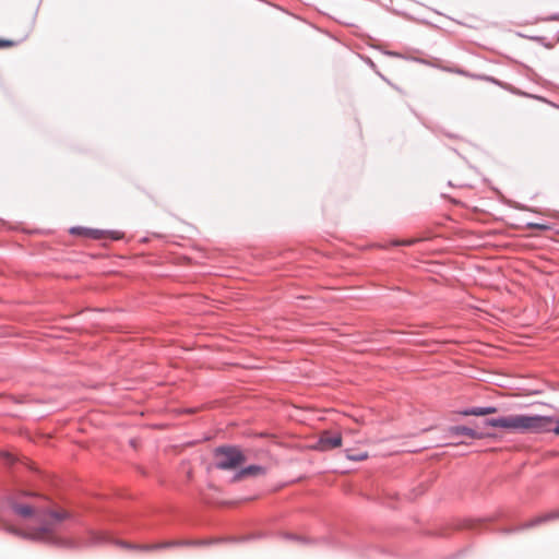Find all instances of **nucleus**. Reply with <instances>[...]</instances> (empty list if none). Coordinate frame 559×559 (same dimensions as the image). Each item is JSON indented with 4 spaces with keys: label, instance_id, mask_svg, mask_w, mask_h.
<instances>
[{
    "label": "nucleus",
    "instance_id": "13",
    "mask_svg": "<svg viewBox=\"0 0 559 559\" xmlns=\"http://www.w3.org/2000/svg\"><path fill=\"white\" fill-rule=\"evenodd\" d=\"M415 242V240H403V241H396L394 242V245H413Z\"/></svg>",
    "mask_w": 559,
    "mask_h": 559
},
{
    "label": "nucleus",
    "instance_id": "4",
    "mask_svg": "<svg viewBox=\"0 0 559 559\" xmlns=\"http://www.w3.org/2000/svg\"><path fill=\"white\" fill-rule=\"evenodd\" d=\"M342 445V436L340 432L324 430L320 433L318 441L312 445L318 451H330Z\"/></svg>",
    "mask_w": 559,
    "mask_h": 559
},
{
    "label": "nucleus",
    "instance_id": "9",
    "mask_svg": "<svg viewBox=\"0 0 559 559\" xmlns=\"http://www.w3.org/2000/svg\"><path fill=\"white\" fill-rule=\"evenodd\" d=\"M496 408L495 407H481V408H473V409H469V411H465L463 414L466 415V416H469V415H473V416H485V415H489V414H493L496 413Z\"/></svg>",
    "mask_w": 559,
    "mask_h": 559
},
{
    "label": "nucleus",
    "instance_id": "11",
    "mask_svg": "<svg viewBox=\"0 0 559 559\" xmlns=\"http://www.w3.org/2000/svg\"><path fill=\"white\" fill-rule=\"evenodd\" d=\"M14 45H15V43L13 40L0 39V48H9V47H12Z\"/></svg>",
    "mask_w": 559,
    "mask_h": 559
},
{
    "label": "nucleus",
    "instance_id": "7",
    "mask_svg": "<svg viewBox=\"0 0 559 559\" xmlns=\"http://www.w3.org/2000/svg\"><path fill=\"white\" fill-rule=\"evenodd\" d=\"M264 473V468L259 465H251L239 471L233 478L234 481L241 480L248 476H257Z\"/></svg>",
    "mask_w": 559,
    "mask_h": 559
},
{
    "label": "nucleus",
    "instance_id": "15",
    "mask_svg": "<svg viewBox=\"0 0 559 559\" xmlns=\"http://www.w3.org/2000/svg\"><path fill=\"white\" fill-rule=\"evenodd\" d=\"M5 459H8L10 462H12V455L9 453L3 454Z\"/></svg>",
    "mask_w": 559,
    "mask_h": 559
},
{
    "label": "nucleus",
    "instance_id": "16",
    "mask_svg": "<svg viewBox=\"0 0 559 559\" xmlns=\"http://www.w3.org/2000/svg\"><path fill=\"white\" fill-rule=\"evenodd\" d=\"M112 238H115V239H119V238H120V235H112Z\"/></svg>",
    "mask_w": 559,
    "mask_h": 559
},
{
    "label": "nucleus",
    "instance_id": "17",
    "mask_svg": "<svg viewBox=\"0 0 559 559\" xmlns=\"http://www.w3.org/2000/svg\"><path fill=\"white\" fill-rule=\"evenodd\" d=\"M153 548H157V546H156V545H153V546H151V547H146V549H153Z\"/></svg>",
    "mask_w": 559,
    "mask_h": 559
},
{
    "label": "nucleus",
    "instance_id": "10",
    "mask_svg": "<svg viewBox=\"0 0 559 559\" xmlns=\"http://www.w3.org/2000/svg\"><path fill=\"white\" fill-rule=\"evenodd\" d=\"M346 456L348 460L352 461H364L368 459L367 452H360V453H353L350 450H346Z\"/></svg>",
    "mask_w": 559,
    "mask_h": 559
},
{
    "label": "nucleus",
    "instance_id": "3",
    "mask_svg": "<svg viewBox=\"0 0 559 559\" xmlns=\"http://www.w3.org/2000/svg\"><path fill=\"white\" fill-rule=\"evenodd\" d=\"M216 466L221 469H234L245 462V455L236 448H219L215 452Z\"/></svg>",
    "mask_w": 559,
    "mask_h": 559
},
{
    "label": "nucleus",
    "instance_id": "5",
    "mask_svg": "<svg viewBox=\"0 0 559 559\" xmlns=\"http://www.w3.org/2000/svg\"><path fill=\"white\" fill-rule=\"evenodd\" d=\"M9 503L14 513L21 518H31L35 514V509L33 507L19 503L14 498H10Z\"/></svg>",
    "mask_w": 559,
    "mask_h": 559
},
{
    "label": "nucleus",
    "instance_id": "14",
    "mask_svg": "<svg viewBox=\"0 0 559 559\" xmlns=\"http://www.w3.org/2000/svg\"><path fill=\"white\" fill-rule=\"evenodd\" d=\"M552 431L559 436V419L557 420L556 427L552 429Z\"/></svg>",
    "mask_w": 559,
    "mask_h": 559
},
{
    "label": "nucleus",
    "instance_id": "6",
    "mask_svg": "<svg viewBox=\"0 0 559 559\" xmlns=\"http://www.w3.org/2000/svg\"><path fill=\"white\" fill-rule=\"evenodd\" d=\"M450 431L452 435H455V436L464 435V436H468L474 439H483V438H486L489 436L488 433L476 431V430L465 427V426L452 427Z\"/></svg>",
    "mask_w": 559,
    "mask_h": 559
},
{
    "label": "nucleus",
    "instance_id": "8",
    "mask_svg": "<svg viewBox=\"0 0 559 559\" xmlns=\"http://www.w3.org/2000/svg\"><path fill=\"white\" fill-rule=\"evenodd\" d=\"M71 233L72 234L84 235L86 237H92L94 239H100V238L104 237V233L100 231V230H96V229L72 228Z\"/></svg>",
    "mask_w": 559,
    "mask_h": 559
},
{
    "label": "nucleus",
    "instance_id": "2",
    "mask_svg": "<svg viewBox=\"0 0 559 559\" xmlns=\"http://www.w3.org/2000/svg\"><path fill=\"white\" fill-rule=\"evenodd\" d=\"M49 520L45 521V523L28 533V537L35 540L47 542L50 540L52 536V524L60 523L69 518V513L64 510L59 511H50L48 513Z\"/></svg>",
    "mask_w": 559,
    "mask_h": 559
},
{
    "label": "nucleus",
    "instance_id": "1",
    "mask_svg": "<svg viewBox=\"0 0 559 559\" xmlns=\"http://www.w3.org/2000/svg\"><path fill=\"white\" fill-rule=\"evenodd\" d=\"M552 419L545 416L510 415L500 418L487 419L485 424L490 427L504 428L515 432H543L550 431Z\"/></svg>",
    "mask_w": 559,
    "mask_h": 559
},
{
    "label": "nucleus",
    "instance_id": "12",
    "mask_svg": "<svg viewBox=\"0 0 559 559\" xmlns=\"http://www.w3.org/2000/svg\"><path fill=\"white\" fill-rule=\"evenodd\" d=\"M530 227L537 228V229H542V230H544V229H547V228H548V226L543 225V224H530Z\"/></svg>",
    "mask_w": 559,
    "mask_h": 559
}]
</instances>
